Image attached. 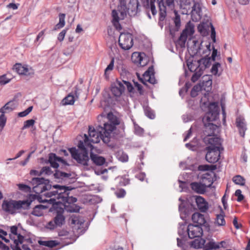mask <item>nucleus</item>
Instances as JSON below:
<instances>
[{"label": "nucleus", "instance_id": "obj_27", "mask_svg": "<svg viewBox=\"0 0 250 250\" xmlns=\"http://www.w3.org/2000/svg\"><path fill=\"white\" fill-rule=\"evenodd\" d=\"M14 69L20 75L29 76L33 74L32 69L29 68L27 65H22L20 63H17L14 66Z\"/></svg>", "mask_w": 250, "mask_h": 250}, {"label": "nucleus", "instance_id": "obj_58", "mask_svg": "<svg viewBox=\"0 0 250 250\" xmlns=\"http://www.w3.org/2000/svg\"><path fill=\"white\" fill-rule=\"evenodd\" d=\"M17 231H18V228L17 226H13L11 227L10 232H11V234H9V237L11 239H12V240L13 239H14V240L15 239L14 238H13V237H12L13 235H17V236H18L19 234H18Z\"/></svg>", "mask_w": 250, "mask_h": 250}, {"label": "nucleus", "instance_id": "obj_10", "mask_svg": "<svg viewBox=\"0 0 250 250\" xmlns=\"http://www.w3.org/2000/svg\"><path fill=\"white\" fill-rule=\"evenodd\" d=\"M52 208L56 210V215L53 218L55 224L58 227H61L65 223V217L63 215L64 206L62 204L56 202L52 203Z\"/></svg>", "mask_w": 250, "mask_h": 250}, {"label": "nucleus", "instance_id": "obj_31", "mask_svg": "<svg viewBox=\"0 0 250 250\" xmlns=\"http://www.w3.org/2000/svg\"><path fill=\"white\" fill-rule=\"evenodd\" d=\"M200 182L207 189V188L210 187L213 184V179L210 174L206 173L202 175Z\"/></svg>", "mask_w": 250, "mask_h": 250}, {"label": "nucleus", "instance_id": "obj_17", "mask_svg": "<svg viewBox=\"0 0 250 250\" xmlns=\"http://www.w3.org/2000/svg\"><path fill=\"white\" fill-rule=\"evenodd\" d=\"M187 233L190 239L201 237L204 229L199 225L189 224L187 227Z\"/></svg>", "mask_w": 250, "mask_h": 250}, {"label": "nucleus", "instance_id": "obj_33", "mask_svg": "<svg viewBox=\"0 0 250 250\" xmlns=\"http://www.w3.org/2000/svg\"><path fill=\"white\" fill-rule=\"evenodd\" d=\"M90 158L93 163L97 166H102L105 162L104 157L94 154L92 152L90 153Z\"/></svg>", "mask_w": 250, "mask_h": 250}, {"label": "nucleus", "instance_id": "obj_53", "mask_svg": "<svg viewBox=\"0 0 250 250\" xmlns=\"http://www.w3.org/2000/svg\"><path fill=\"white\" fill-rule=\"evenodd\" d=\"M20 190L25 192H29L31 191V188L27 185L23 184H19L17 185Z\"/></svg>", "mask_w": 250, "mask_h": 250}, {"label": "nucleus", "instance_id": "obj_48", "mask_svg": "<svg viewBox=\"0 0 250 250\" xmlns=\"http://www.w3.org/2000/svg\"><path fill=\"white\" fill-rule=\"evenodd\" d=\"M233 182L237 185H244L245 184V179L240 175H236L233 177L232 179Z\"/></svg>", "mask_w": 250, "mask_h": 250}, {"label": "nucleus", "instance_id": "obj_19", "mask_svg": "<svg viewBox=\"0 0 250 250\" xmlns=\"http://www.w3.org/2000/svg\"><path fill=\"white\" fill-rule=\"evenodd\" d=\"M191 19L193 21H199L203 16L202 7L198 2H194L190 12Z\"/></svg>", "mask_w": 250, "mask_h": 250}, {"label": "nucleus", "instance_id": "obj_15", "mask_svg": "<svg viewBox=\"0 0 250 250\" xmlns=\"http://www.w3.org/2000/svg\"><path fill=\"white\" fill-rule=\"evenodd\" d=\"M210 28L211 35L210 37L214 42H216V32L215 28L210 22H202L198 26V31L203 36H206L208 34V32Z\"/></svg>", "mask_w": 250, "mask_h": 250}, {"label": "nucleus", "instance_id": "obj_37", "mask_svg": "<svg viewBox=\"0 0 250 250\" xmlns=\"http://www.w3.org/2000/svg\"><path fill=\"white\" fill-rule=\"evenodd\" d=\"M212 62L213 61H212L211 58L208 56V55H207L206 57L198 60V63H199L200 66L203 67L204 70L205 68L210 66Z\"/></svg>", "mask_w": 250, "mask_h": 250}, {"label": "nucleus", "instance_id": "obj_7", "mask_svg": "<svg viewBox=\"0 0 250 250\" xmlns=\"http://www.w3.org/2000/svg\"><path fill=\"white\" fill-rule=\"evenodd\" d=\"M30 182L33 186V192L38 194H42L46 196L44 194L52 191L53 188V186L50 184L49 180L44 178H33Z\"/></svg>", "mask_w": 250, "mask_h": 250}, {"label": "nucleus", "instance_id": "obj_60", "mask_svg": "<svg viewBox=\"0 0 250 250\" xmlns=\"http://www.w3.org/2000/svg\"><path fill=\"white\" fill-rule=\"evenodd\" d=\"M42 175L44 174L45 175H50L52 173L51 168L49 167H43L41 169Z\"/></svg>", "mask_w": 250, "mask_h": 250}, {"label": "nucleus", "instance_id": "obj_45", "mask_svg": "<svg viewBox=\"0 0 250 250\" xmlns=\"http://www.w3.org/2000/svg\"><path fill=\"white\" fill-rule=\"evenodd\" d=\"M68 212H78L80 209L79 206H76L75 204L68 205L64 208Z\"/></svg>", "mask_w": 250, "mask_h": 250}, {"label": "nucleus", "instance_id": "obj_41", "mask_svg": "<svg viewBox=\"0 0 250 250\" xmlns=\"http://www.w3.org/2000/svg\"><path fill=\"white\" fill-rule=\"evenodd\" d=\"M143 56H145V54L144 53L141 54L139 52H134L131 56L132 61L139 66V63L141 62Z\"/></svg>", "mask_w": 250, "mask_h": 250}, {"label": "nucleus", "instance_id": "obj_63", "mask_svg": "<svg viewBox=\"0 0 250 250\" xmlns=\"http://www.w3.org/2000/svg\"><path fill=\"white\" fill-rule=\"evenodd\" d=\"M118 156V159L119 161L122 162H126L128 161V157L126 154L122 152L121 154H119Z\"/></svg>", "mask_w": 250, "mask_h": 250}, {"label": "nucleus", "instance_id": "obj_42", "mask_svg": "<svg viewBox=\"0 0 250 250\" xmlns=\"http://www.w3.org/2000/svg\"><path fill=\"white\" fill-rule=\"evenodd\" d=\"M187 65L188 68L191 72H195L196 70L198 69L199 70L200 68H203V67H201L200 66L199 63H198V61L197 62H187Z\"/></svg>", "mask_w": 250, "mask_h": 250}, {"label": "nucleus", "instance_id": "obj_5", "mask_svg": "<svg viewBox=\"0 0 250 250\" xmlns=\"http://www.w3.org/2000/svg\"><path fill=\"white\" fill-rule=\"evenodd\" d=\"M90 146L85 145V142L79 141L78 143V147L80 152L75 147H72L69 149V152L71 153L72 157L75 159L78 163L87 166L89 161L88 150L86 147H89L91 149L92 147Z\"/></svg>", "mask_w": 250, "mask_h": 250}, {"label": "nucleus", "instance_id": "obj_35", "mask_svg": "<svg viewBox=\"0 0 250 250\" xmlns=\"http://www.w3.org/2000/svg\"><path fill=\"white\" fill-rule=\"evenodd\" d=\"M14 243L16 245H19V244L26 243L31 246H32L33 240L32 239L29 238L25 239L23 236L19 234L18 238L14 239Z\"/></svg>", "mask_w": 250, "mask_h": 250}, {"label": "nucleus", "instance_id": "obj_43", "mask_svg": "<svg viewBox=\"0 0 250 250\" xmlns=\"http://www.w3.org/2000/svg\"><path fill=\"white\" fill-rule=\"evenodd\" d=\"M215 223L218 226H224L226 225V221L225 220V213L221 210V213L216 215L215 219Z\"/></svg>", "mask_w": 250, "mask_h": 250}, {"label": "nucleus", "instance_id": "obj_40", "mask_svg": "<svg viewBox=\"0 0 250 250\" xmlns=\"http://www.w3.org/2000/svg\"><path fill=\"white\" fill-rule=\"evenodd\" d=\"M220 248L219 244L216 243L213 239H210L208 243L205 244L204 250H216Z\"/></svg>", "mask_w": 250, "mask_h": 250}, {"label": "nucleus", "instance_id": "obj_36", "mask_svg": "<svg viewBox=\"0 0 250 250\" xmlns=\"http://www.w3.org/2000/svg\"><path fill=\"white\" fill-rule=\"evenodd\" d=\"M206 243V240L201 237L194 239L191 242L190 246L191 247L195 249H200L203 248L204 249V245Z\"/></svg>", "mask_w": 250, "mask_h": 250}, {"label": "nucleus", "instance_id": "obj_21", "mask_svg": "<svg viewBox=\"0 0 250 250\" xmlns=\"http://www.w3.org/2000/svg\"><path fill=\"white\" fill-rule=\"evenodd\" d=\"M59 163H61L63 165H68L66 161L62 158L58 157L54 153H50L48 155V160L45 162V163H49L50 166L55 168H57L59 167Z\"/></svg>", "mask_w": 250, "mask_h": 250}, {"label": "nucleus", "instance_id": "obj_20", "mask_svg": "<svg viewBox=\"0 0 250 250\" xmlns=\"http://www.w3.org/2000/svg\"><path fill=\"white\" fill-rule=\"evenodd\" d=\"M54 178L58 180V182L64 183L65 184L70 183L74 180L72 177V174L56 170L54 173Z\"/></svg>", "mask_w": 250, "mask_h": 250}, {"label": "nucleus", "instance_id": "obj_3", "mask_svg": "<svg viewBox=\"0 0 250 250\" xmlns=\"http://www.w3.org/2000/svg\"><path fill=\"white\" fill-rule=\"evenodd\" d=\"M103 126L101 125H98L96 126V129L94 127L89 126L88 136L84 134V142L85 145L93 147L91 143L94 144L98 143L102 140L103 142L107 144L110 141V136L109 133L104 131Z\"/></svg>", "mask_w": 250, "mask_h": 250}, {"label": "nucleus", "instance_id": "obj_32", "mask_svg": "<svg viewBox=\"0 0 250 250\" xmlns=\"http://www.w3.org/2000/svg\"><path fill=\"white\" fill-rule=\"evenodd\" d=\"M190 187L193 190L199 194H204L206 191V189L201 182H192Z\"/></svg>", "mask_w": 250, "mask_h": 250}, {"label": "nucleus", "instance_id": "obj_50", "mask_svg": "<svg viewBox=\"0 0 250 250\" xmlns=\"http://www.w3.org/2000/svg\"><path fill=\"white\" fill-rule=\"evenodd\" d=\"M145 114L148 118L153 119L155 117L154 112L149 107H146L145 108Z\"/></svg>", "mask_w": 250, "mask_h": 250}, {"label": "nucleus", "instance_id": "obj_29", "mask_svg": "<svg viewBox=\"0 0 250 250\" xmlns=\"http://www.w3.org/2000/svg\"><path fill=\"white\" fill-rule=\"evenodd\" d=\"M60 237V239L62 241V246H67L69 244H72L75 240L68 237V232H60L59 234Z\"/></svg>", "mask_w": 250, "mask_h": 250}, {"label": "nucleus", "instance_id": "obj_6", "mask_svg": "<svg viewBox=\"0 0 250 250\" xmlns=\"http://www.w3.org/2000/svg\"><path fill=\"white\" fill-rule=\"evenodd\" d=\"M25 205L27 208L30 206V202L12 199L4 200L2 203L1 208L5 212L14 215L17 213L21 208H24L23 206Z\"/></svg>", "mask_w": 250, "mask_h": 250}, {"label": "nucleus", "instance_id": "obj_44", "mask_svg": "<svg viewBox=\"0 0 250 250\" xmlns=\"http://www.w3.org/2000/svg\"><path fill=\"white\" fill-rule=\"evenodd\" d=\"M59 22L55 26V30H57L62 28L65 25V14L60 13L59 15Z\"/></svg>", "mask_w": 250, "mask_h": 250}, {"label": "nucleus", "instance_id": "obj_55", "mask_svg": "<svg viewBox=\"0 0 250 250\" xmlns=\"http://www.w3.org/2000/svg\"><path fill=\"white\" fill-rule=\"evenodd\" d=\"M144 132V130L143 128L136 124H134V133L135 134L139 136H142L143 135Z\"/></svg>", "mask_w": 250, "mask_h": 250}, {"label": "nucleus", "instance_id": "obj_61", "mask_svg": "<svg viewBox=\"0 0 250 250\" xmlns=\"http://www.w3.org/2000/svg\"><path fill=\"white\" fill-rule=\"evenodd\" d=\"M114 58H112L110 62L107 65V67L105 68L104 70V75H106L108 71H111L113 69L114 67Z\"/></svg>", "mask_w": 250, "mask_h": 250}, {"label": "nucleus", "instance_id": "obj_12", "mask_svg": "<svg viewBox=\"0 0 250 250\" xmlns=\"http://www.w3.org/2000/svg\"><path fill=\"white\" fill-rule=\"evenodd\" d=\"M119 44L123 50H127L133 45L132 35L129 33H121L119 38Z\"/></svg>", "mask_w": 250, "mask_h": 250}, {"label": "nucleus", "instance_id": "obj_34", "mask_svg": "<svg viewBox=\"0 0 250 250\" xmlns=\"http://www.w3.org/2000/svg\"><path fill=\"white\" fill-rule=\"evenodd\" d=\"M17 105L14 101H11L7 103L0 109L1 113L10 112L15 109Z\"/></svg>", "mask_w": 250, "mask_h": 250}, {"label": "nucleus", "instance_id": "obj_46", "mask_svg": "<svg viewBox=\"0 0 250 250\" xmlns=\"http://www.w3.org/2000/svg\"><path fill=\"white\" fill-rule=\"evenodd\" d=\"M204 68H200L199 70H196L195 72H194V74L191 77V80L193 82H196L200 77L202 76L203 73Z\"/></svg>", "mask_w": 250, "mask_h": 250}, {"label": "nucleus", "instance_id": "obj_51", "mask_svg": "<svg viewBox=\"0 0 250 250\" xmlns=\"http://www.w3.org/2000/svg\"><path fill=\"white\" fill-rule=\"evenodd\" d=\"M119 184L120 186H125L129 184L130 180L126 175L118 178Z\"/></svg>", "mask_w": 250, "mask_h": 250}, {"label": "nucleus", "instance_id": "obj_22", "mask_svg": "<svg viewBox=\"0 0 250 250\" xmlns=\"http://www.w3.org/2000/svg\"><path fill=\"white\" fill-rule=\"evenodd\" d=\"M80 94V90L77 86L75 87V90L69 93L62 101V105H72L74 104L75 100L78 99Z\"/></svg>", "mask_w": 250, "mask_h": 250}, {"label": "nucleus", "instance_id": "obj_9", "mask_svg": "<svg viewBox=\"0 0 250 250\" xmlns=\"http://www.w3.org/2000/svg\"><path fill=\"white\" fill-rule=\"evenodd\" d=\"M107 118L108 122L104 123L103 129L102 130L109 133L110 135L111 133L116 129V125L120 124V120L111 112L107 114Z\"/></svg>", "mask_w": 250, "mask_h": 250}, {"label": "nucleus", "instance_id": "obj_25", "mask_svg": "<svg viewBox=\"0 0 250 250\" xmlns=\"http://www.w3.org/2000/svg\"><path fill=\"white\" fill-rule=\"evenodd\" d=\"M236 125L241 136L244 137L247 130V125L245 119L242 116H239L236 119Z\"/></svg>", "mask_w": 250, "mask_h": 250}, {"label": "nucleus", "instance_id": "obj_23", "mask_svg": "<svg viewBox=\"0 0 250 250\" xmlns=\"http://www.w3.org/2000/svg\"><path fill=\"white\" fill-rule=\"evenodd\" d=\"M125 90V87L120 81H118L111 85V91L115 97H120L124 92Z\"/></svg>", "mask_w": 250, "mask_h": 250}, {"label": "nucleus", "instance_id": "obj_1", "mask_svg": "<svg viewBox=\"0 0 250 250\" xmlns=\"http://www.w3.org/2000/svg\"><path fill=\"white\" fill-rule=\"evenodd\" d=\"M119 2L120 5L118 6V11L120 14V17L118 16V14L116 10H113L112 11L113 24L119 31L122 28L119 22V20L124 19L127 13L131 17L136 15L140 11L141 7L138 0H130L127 7L125 0H119Z\"/></svg>", "mask_w": 250, "mask_h": 250}, {"label": "nucleus", "instance_id": "obj_30", "mask_svg": "<svg viewBox=\"0 0 250 250\" xmlns=\"http://www.w3.org/2000/svg\"><path fill=\"white\" fill-rule=\"evenodd\" d=\"M143 6L146 9L150 8L153 15L157 13L155 5V0H141Z\"/></svg>", "mask_w": 250, "mask_h": 250}, {"label": "nucleus", "instance_id": "obj_64", "mask_svg": "<svg viewBox=\"0 0 250 250\" xmlns=\"http://www.w3.org/2000/svg\"><path fill=\"white\" fill-rule=\"evenodd\" d=\"M235 195L237 197V201L238 202L242 201L244 198V197L242 194V191L240 189H237L235 191Z\"/></svg>", "mask_w": 250, "mask_h": 250}, {"label": "nucleus", "instance_id": "obj_47", "mask_svg": "<svg viewBox=\"0 0 250 250\" xmlns=\"http://www.w3.org/2000/svg\"><path fill=\"white\" fill-rule=\"evenodd\" d=\"M221 67V64L219 62H215L212 66L211 72L216 76H220L221 73H219V68Z\"/></svg>", "mask_w": 250, "mask_h": 250}, {"label": "nucleus", "instance_id": "obj_2", "mask_svg": "<svg viewBox=\"0 0 250 250\" xmlns=\"http://www.w3.org/2000/svg\"><path fill=\"white\" fill-rule=\"evenodd\" d=\"M74 188L71 186L55 185H53V190L44 195L46 197L50 198L49 201L51 203L59 202L64 205L65 208L66 204H74L77 201L76 198L69 196V191Z\"/></svg>", "mask_w": 250, "mask_h": 250}, {"label": "nucleus", "instance_id": "obj_26", "mask_svg": "<svg viewBox=\"0 0 250 250\" xmlns=\"http://www.w3.org/2000/svg\"><path fill=\"white\" fill-rule=\"evenodd\" d=\"M195 197V202L198 209L201 212H206L209 208L208 203L203 197L200 196H196Z\"/></svg>", "mask_w": 250, "mask_h": 250}, {"label": "nucleus", "instance_id": "obj_24", "mask_svg": "<svg viewBox=\"0 0 250 250\" xmlns=\"http://www.w3.org/2000/svg\"><path fill=\"white\" fill-rule=\"evenodd\" d=\"M179 225L178 233L179 235L181 237V239L179 238H177V246L179 247H182L183 245L182 239L185 237L188 234L187 231V227L186 223H179Z\"/></svg>", "mask_w": 250, "mask_h": 250}, {"label": "nucleus", "instance_id": "obj_11", "mask_svg": "<svg viewBox=\"0 0 250 250\" xmlns=\"http://www.w3.org/2000/svg\"><path fill=\"white\" fill-rule=\"evenodd\" d=\"M219 116V107L218 104L215 102L210 103L208 106V111L203 119V122H213L215 121Z\"/></svg>", "mask_w": 250, "mask_h": 250}, {"label": "nucleus", "instance_id": "obj_56", "mask_svg": "<svg viewBox=\"0 0 250 250\" xmlns=\"http://www.w3.org/2000/svg\"><path fill=\"white\" fill-rule=\"evenodd\" d=\"M35 122V121L33 119L26 120V121L24 122V125L22 126V129H24L33 126L34 125Z\"/></svg>", "mask_w": 250, "mask_h": 250}, {"label": "nucleus", "instance_id": "obj_54", "mask_svg": "<svg viewBox=\"0 0 250 250\" xmlns=\"http://www.w3.org/2000/svg\"><path fill=\"white\" fill-rule=\"evenodd\" d=\"M6 117L4 113H1L0 115V131H1L5 125L6 122Z\"/></svg>", "mask_w": 250, "mask_h": 250}, {"label": "nucleus", "instance_id": "obj_52", "mask_svg": "<svg viewBox=\"0 0 250 250\" xmlns=\"http://www.w3.org/2000/svg\"><path fill=\"white\" fill-rule=\"evenodd\" d=\"M175 14V18L174 20V22L176 26V29L178 30L181 26V20L180 17L177 15V11L175 10L173 11Z\"/></svg>", "mask_w": 250, "mask_h": 250}, {"label": "nucleus", "instance_id": "obj_13", "mask_svg": "<svg viewBox=\"0 0 250 250\" xmlns=\"http://www.w3.org/2000/svg\"><path fill=\"white\" fill-rule=\"evenodd\" d=\"M194 33V25L189 21L186 25L185 28L183 30L180 37L179 38V42L181 46L185 45L187 38H190L193 36Z\"/></svg>", "mask_w": 250, "mask_h": 250}, {"label": "nucleus", "instance_id": "obj_39", "mask_svg": "<svg viewBox=\"0 0 250 250\" xmlns=\"http://www.w3.org/2000/svg\"><path fill=\"white\" fill-rule=\"evenodd\" d=\"M46 208V207L42 205H39L35 206L31 214L36 216H41L43 214V210Z\"/></svg>", "mask_w": 250, "mask_h": 250}, {"label": "nucleus", "instance_id": "obj_4", "mask_svg": "<svg viewBox=\"0 0 250 250\" xmlns=\"http://www.w3.org/2000/svg\"><path fill=\"white\" fill-rule=\"evenodd\" d=\"M208 146L206 148V159L208 163L214 164L220 159L221 151L223 150L221 139L211 136L208 138Z\"/></svg>", "mask_w": 250, "mask_h": 250}, {"label": "nucleus", "instance_id": "obj_49", "mask_svg": "<svg viewBox=\"0 0 250 250\" xmlns=\"http://www.w3.org/2000/svg\"><path fill=\"white\" fill-rule=\"evenodd\" d=\"M206 120L204 121V125L206 128V129L210 130V134H214L215 130L217 128V126L213 123H210L211 122H208V123H205Z\"/></svg>", "mask_w": 250, "mask_h": 250}, {"label": "nucleus", "instance_id": "obj_59", "mask_svg": "<svg viewBox=\"0 0 250 250\" xmlns=\"http://www.w3.org/2000/svg\"><path fill=\"white\" fill-rule=\"evenodd\" d=\"M193 42L194 43V46H195V50H196V53L201 54L202 42H199L198 41L196 40H194Z\"/></svg>", "mask_w": 250, "mask_h": 250}, {"label": "nucleus", "instance_id": "obj_16", "mask_svg": "<svg viewBox=\"0 0 250 250\" xmlns=\"http://www.w3.org/2000/svg\"><path fill=\"white\" fill-rule=\"evenodd\" d=\"M192 220L196 225H199L204 229L205 231L208 232L210 230L209 223L205 219L203 214L199 212H195L192 215Z\"/></svg>", "mask_w": 250, "mask_h": 250}, {"label": "nucleus", "instance_id": "obj_28", "mask_svg": "<svg viewBox=\"0 0 250 250\" xmlns=\"http://www.w3.org/2000/svg\"><path fill=\"white\" fill-rule=\"evenodd\" d=\"M192 6L189 0H181L179 2L180 12L183 15H188Z\"/></svg>", "mask_w": 250, "mask_h": 250}, {"label": "nucleus", "instance_id": "obj_18", "mask_svg": "<svg viewBox=\"0 0 250 250\" xmlns=\"http://www.w3.org/2000/svg\"><path fill=\"white\" fill-rule=\"evenodd\" d=\"M140 80L145 85L146 84L147 82L153 84L156 83L153 66H151L148 68V70L143 75L142 77L140 78Z\"/></svg>", "mask_w": 250, "mask_h": 250}, {"label": "nucleus", "instance_id": "obj_38", "mask_svg": "<svg viewBox=\"0 0 250 250\" xmlns=\"http://www.w3.org/2000/svg\"><path fill=\"white\" fill-rule=\"evenodd\" d=\"M70 221L71 224L78 225V228H80V226L83 224L84 220L79 215H73L70 218Z\"/></svg>", "mask_w": 250, "mask_h": 250}, {"label": "nucleus", "instance_id": "obj_8", "mask_svg": "<svg viewBox=\"0 0 250 250\" xmlns=\"http://www.w3.org/2000/svg\"><path fill=\"white\" fill-rule=\"evenodd\" d=\"M176 0H157L159 8V21H163L167 15V10H175V1Z\"/></svg>", "mask_w": 250, "mask_h": 250}, {"label": "nucleus", "instance_id": "obj_57", "mask_svg": "<svg viewBox=\"0 0 250 250\" xmlns=\"http://www.w3.org/2000/svg\"><path fill=\"white\" fill-rule=\"evenodd\" d=\"M33 109V106H31L28 107L24 111L19 112L18 113V116L20 117H23L27 116L30 112H31Z\"/></svg>", "mask_w": 250, "mask_h": 250}, {"label": "nucleus", "instance_id": "obj_14", "mask_svg": "<svg viewBox=\"0 0 250 250\" xmlns=\"http://www.w3.org/2000/svg\"><path fill=\"white\" fill-rule=\"evenodd\" d=\"M179 200L181 201V204L179 206L180 217L182 220H184L190 214L192 211L193 206L192 204L182 200L181 198H180Z\"/></svg>", "mask_w": 250, "mask_h": 250}, {"label": "nucleus", "instance_id": "obj_62", "mask_svg": "<svg viewBox=\"0 0 250 250\" xmlns=\"http://www.w3.org/2000/svg\"><path fill=\"white\" fill-rule=\"evenodd\" d=\"M46 228L47 229H49L50 230L54 229L55 228L58 227L57 225L55 224V221L53 219L52 220L49 221L45 226Z\"/></svg>", "mask_w": 250, "mask_h": 250}]
</instances>
